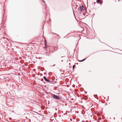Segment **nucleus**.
Wrapping results in <instances>:
<instances>
[{
	"mask_svg": "<svg viewBox=\"0 0 122 122\" xmlns=\"http://www.w3.org/2000/svg\"><path fill=\"white\" fill-rule=\"evenodd\" d=\"M75 67V65H74L73 66V68H74Z\"/></svg>",
	"mask_w": 122,
	"mask_h": 122,
	"instance_id": "nucleus-6",
	"label": "nucleus"
},
{
	"mask_svg": "<svg viewBox=\"0 0 122 122\" xmlns=\"http://www.w3.org/2000/svg\"><path fill=\"white\" fill-rule=\"evenodd\" d=\"M101 0H97L96 2L97 3L102 4V2H101Z\"/></svg>",
	"mask_w": 122,
	"mask_h": 122,
	"instance_id": "nucleus-3",
	"label": "nucleus"
},
{
	"mask_svg": "<svg viewBox=\"0 0 122 122\" xmlns=\"http://www.w3.org/2000/svg\"><path fill=\"white\" fill-rule=\"evenodd\" d=\"M94 4H95V2H94Z\"/></svg>",
	"mask_w": 122,
	"mask_h": 122,
	"instance_id": "nucleus-9",
	"label": "nucleus"
},
{
	"mask_svg": "<svg viewBox=\"0 0 122 122\" xmlns=\"http://www.w3.org/2000/svg\"><path fill=\"white\" fill-rule=\"evenodd\" d=\"M42 1H43V2L44 3H45V1H44V0H42Z\"/></svg>",
	"mask_w": 122,
	"mask_h": 122,
	"instance_id": "nucleus-7",
	"label": "nucleus"
},
{
	"mask_svg": "<svg viewBox=\"0 0 122 122\" xmlns=\"http://www.w3.org/2000/svg\"><path fill=\"white\" fill-rule=\"evenodd\" d=\"M84 8L83 5L80 6L78 9V10L80 14L81 13V12H82L84 10Z\"/></svg>",
	"mask_w": 122,
	"mask_h": 122,
	"instance_id": "nucleus-1",
	"label": "nucleus"
},
{
	"mask_svg": "<svg viewBox=\"0 0 122 122\" xmlns=\"http://www.w3.org/2000/svg\"><path fill=\"white\" fill-rule=\"evenodd\" d=\"M52 96L54 98L56 99H60V98L58 96L54 94L52 95Z\"/></svg>",
	"mask_w": 122,
	"mask_h": 122,
	"instance_id": "nucleus-2",
	"label": "nucleus"
},
{
	"mask_svg": "<svg viewBox=\"0 0 122 122\" xmlns=\"http://www.w3.org/2000/svg\"><path fill=\"white\" fill-rule=\"evenodd\" d=\"M85 59H84V60H82L81 61H84Z\"/></svg>",
	"mask_w": 122,
	"mask_h": 122,
	"instance_id": "nucleus-8",
	"label": "nucleus"
},
{
	"mask_svg": "<svg viewBox=\"0 0 122 122\" xmlns=\"http://www.w3.org/2000/svg\"><path fill=\"white\" fill-rule=\"evenodd\" d=\"M45 45L46 46V40L45 39Z\"/></svg>",
	"mask_w": 122,
	"mask_h": 122,
	"instance_id": "nucleus-5",
	"label": "nucleus"
},
{
	"mask_svg": "<svg viewBox=\"0 0 122 122\" xmlns=\"http://www.w3.org/2000/svg\"><path fill=\"white\" fill-rule=\"evenodd\" d=\"M43 78L44 79V80L48 82H50V81L48 80L47 79H46V78L45 76H44Z\"/></svg>",
	"mask_w": 122,
	"mask_h": 122,
	"instance_id": "nucleus-4",
	"label": "nucleus"
}]
</instances>
